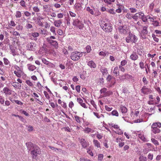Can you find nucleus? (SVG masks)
<instances>
[{
	"label": "nucleus",
	"instance_id": "63",
	"mask_svg": "<svg viewBox=\"0 0 161 161\" xmlns=\"http://www.w3.org/2000/svg\"><path fill=\"white\" fill-rule=\"evenodd\" d=\"M126 17L129 19H131L132 18V16L131 14L130 13H127L126 15Z\"/></svg>",
	"mask_w": 161,
	"mask_h": 161
},
{
	"label": "nucleus",
	"instance_id": "37",
	"mask_svg": "<svg viewBox=\"0 0 161 161\" xmlns=\"http://www.w3.org/2000/svg\"><path fill=\"white\" fill-rule=\"evenodd\" d=\"M142 21L144 22H146L147 21L148 18H147V16H146L144 14L142 17H140Z\"/></svg>",
	"mask_w": 161,
	"mask_h": 161
},
{
	"label": "nucleus",
	"instance_id": "9",
	"mask_svg": "<svg viewBox=\"0 0 161 161\" xmlns=\"http://www.w3.org/2000/svg\"><path fill=\"white\" fill-rule=\"evenodd\" d=\"M118 30L119 32L121 34H125L127 32V29L125 25L119 26Z\"/></svg>",
	"mask_w": 161,
	"mask_h": 161
},
{
	"label": "nucleus",
	"instance_id": "50",
	"mask_svg": "<svg viewBox=\"0 0 161 161\" xmlns=\"http://www.w3.org/2000/svg\"><path fill=\"white\" fill-rule=\"evenodd\" d=\"M147 18H148V19H149L151 22H153L154 19H156V18L154 16H153V17H150L149 15L147 16Z\"/></svg>",
	"mask_w": 161,
	"mask_h": 161
},
{
	"label": "nucleus",
	"instance_id": "39",
	"mask_svg": "<svg viewBox=\"0 0 161 161\" xmlns=\"http://www.w3.org/2000/svg\"><path fill=\"white\" fill-rule=\"evenodd\" d=\"M84 131L86 133H89L90 132H93V130H92L88 127L86 128L85 129Z\"/></svg>",
	"mask_w": 161,
	"mask_h": 161
},
{
	"label": "nucleus",
	"instance_id": "60",
	"mask_svg": "<svg viewBox=\"0 0 161 161\" xmlns=\"http://www.w3.org/2000/svg\"><path fill=\"white\" fill-rule=\"evenodd\" d=\"M152 36L155 41L157 42H158L159 39L156 37L154 34H153L152 35Z\"/></svg>",
	"mask_w": 161,
	"mask_h": 161
},
{
	"label": "nucleus",
	"instance_id": "38",
	"mask_svg": "<svg viewBox=\"0 0 161 161\" xmlns=\"http://www.w3.org/2000/svg\"><path fill=\"white\" fill-rule=\"evenodd\" d=\"M11 101L13 103L14 102H15L18 105H22L23 104V103L22 102L18 100H11Z\"/></svg>",
	"mask_w": 161,
	"mask_h": 161
},
{
	"label": "nucleus",
	"instance_id": "58",
	"mask_svg": "<svg viewBox=\"0 0 161 161\" xmlns=\"http://www.w3.org/2000/svg\"><path fill=\"white\" fill-rule=\"evenodd\" d=\"M99 55L102 56L103 57H105L106 56V54L105 52L101 51L99 53Z\"/></svg>",
	"mask_w": 161,
	"mask_h": 161
},
{
	"label": "nucleus",
	"instance_id": "11",
	"mask_svg": "<svg viewBox=\"0 0 161 161\" xmlns=\"http://www.w3.org/2000/svg\"><path fill=\"white\" fill-rule=\"evenodd\" d=\"M123 140L121 138H116L115 140V142L119 143V146L120 147H123L125 144L124 142H122Z\"/></svg>",
	"mask_w": 161,
	"mask_h": 161
},
{
	"label": "nucleus",
	"instance_id": "45",
	"mask_svg": "<svg viewBox=\"0 0 161 161\" xmlns=\"http://www.w3.org/2000/svg\"><path fill=\"white\" fill-rule=\"evenodd\" d=\"M144 13L141 12H138L135 14V16H137V17H142L144 14Z\"/></svg>",
	"mask_w": 161,
	"mask_h": 161
},
{
	"label": "nucleus",
	"instance_id": "28",
	"mask_svg": "<svg viewBox=\"0 0 161 161\" xmlns=\"http://www.w3.org/2000/svg\"><path fill=\"white\" fill-rule=\"evenodd\" d=\"M28 69L30 71H33L36 68V67L35 66L31 64H28Z\"/></svg>",
	"mask_w": 161,
	"mask_h": 161
},
{
	"label": "nucleus",
	"instance_id": "32",
	"mask_svg": "<svg viewBox=\"0 0 161 161\" xmlns=\"http://www.w3.org/2000/svg\"><path fill=\"white\" fill-rule=\"evenodd\" d=\"M106 11L110 14L114 15L115 14V12L113 8L107 9Z\"/></svg>",
	"mask_w": 161,
	"mask_h": 161
},
{
	"label": "nucleus",
	"instance_id": "13",
	"mask_svg": "<svg viewBox=\"0 0 161 161\" xmlns=\"http://www.w3.org/2000/svg\"><path fill=\"white\" fill-rule=\"evenodd\" d=\"M26 145L29 150H30L32 149H33L35 146H37L36 145H34L31 142H26Z\"/></svg>",
	"mask_w": 161,
	"mask_h": 161
},
{
	"label": "nucleus",
	"instance_id": "6",
	"mask_svg": "<svg viewBox=\"0 0 161 161\" xmlns=\"http://www.w3.org/2000/svg\"><path fill=\"white\" fill-rule=\"evenodd\" d=\"M34 149L31 152L32 157L33 159L36 158L37 156L41 153L40 149L38 146H35Z\"/></svg>",
	"mask_w": 161,
	"mask_h": 161
},
{
	"label": "nucleus",
	"instance_id": "56",
	"mask_svg": "<svg viewBox=\"0 0 161 161\" xmlns=\"http://www.w3.org/2000/svg\"><path fill=\"white\" fill-rule=\"evenodd\" d=\"M16 28L18 31H22L23 29V27L21 25H18L16 26Z\"/></svg>",
	"mask_w": 161,
	"mask_h": 161
},
{
	"label": "nucleus",
	"instance_id": "52",
	"mask_svg": "<svg viewBox=\"0 0 161 161\" xmlns=\"http://www.w3.org/2000/svg\"><path fill=\"white\" fill-rule=\"evenodd\" d=\"M31 35L34 37H36L39 36V34L37 32H33L31 33Z\"/></svg>",
	"mask_w": 161,
	"mask_h": 161
},
{
	"label": "nucleus",
	"instance_id": "29",
	"mask_svg": "<svg viewBox=\"0 0 161 161\" xmlns=\"http://www.w3.org/2000/svg\"><path fill=\"white\" fill-rule=\"evenodd\" d=\"M113 73L116 76L119 75V70L118 67H116L114 68L113 70Z\"/></svg>",
	"mask_w": 161,
	"mask_h": 161
},
{
	"label": "nucleus",
	"instance_id": "30",
	"mask_svg": "<svg viewBox=\"0 0 161 161\" xmlns=\"http://www.w3.org/2000/svg\"><path fill=\"white\" fill-rule=\"evenodd\" d=\"M15 16L16 18H20L22 16V14L20 11H16L15 13Z\"/></svg>",
	"mask_w": 161,
	"mask_h": 161
},
{
	"label": "nucleus",
	"instance_id": "36",
	"mask_svg": "<svg viewBox=\"0 0 161 161\" xmlns=\"http://www.w3.org/2000/svg\"><path fill=\"white\" fill-rule=\"evenodd\" d=\"M32 9L33 11L36 13H37L40 11V9L37 6H35L33 7L32 8Z\"/></svg>",
	"mask_w": 161,
	"mask_h": 161
},
{
	"label": "nucleus",
	"instance_id": "35",
	"mask_svg": "<svg viewBox=\"0 0 161 161\" xmlns=\"http://www.w3.org/2000/svg\"><path fill=\"white\" fill-rule=\"evenodd\" d=\"M151 142L155 146H158L159 145V142L158 141L153 138H152L151 139Z\"/></svg>",
	"mask_w": 161,
	"mask_h": 161
},
{
	"label": "nucleus",
	"instance_id": "40",
	"mask_svg": "<svg viewBox=\"0 0 161 161\" xmlns=\"http://www.w3.org/2000/svg\"><path fill=\"white\" fill-rule=\"evenodd\" d=\"M139 159L140 161H147V158L146 157L142 155L140 156Z\"/></svg>",
	"mask_w": 161,
	"mask_h": 161
},
{
	"label": "nucleus",
	"instance_id": "49",
	"mask_svg": "<svg viewBox=\"0 0 161 161\" xmlns=\"http://www.w3.org/2000/svg\"><path fill=\"white\" fill-rule=\"evenodd\" d=\"M75 121L77 122L80 123L81 122L80 118L77 115H76V116H75Z\"/></svg>",
	"mask_w": 161,
	"mask_h": 161
},
{
	"label": "nucleus",
	"instance_id": "14",
	"mask_svg": "<svg viewBox=\"0 0 161 161\" xmlns=\"http://www.w3.org/2000/svg\"><path fill=\"white\" fill-rule=\"evenodd\" d=\"M34 43L31 42L29 43L27 45V49L30 51L34 50L35 48L34 47Z\"/></svg>",
	"mask_w": 161,
	"mask_h": 161
},
{
	"label": "nucleus",
	"instance_id": "15",
	"mask_svg": "<svg viewBox=\"0 0 161 161\" xmlns=\"http://www.w3.org/2000/svg\"><path fill=\"white\" fill-rule=\"evenodd\" d=\"M138 58V56L136 54V53L135 52H133L132 54L130 56V59L133 60H137Z\"/></svg>",
	"mask_w": 161,
	"mask_h": 161
},
{
	"label": "nucleus",
	"instance_id": "34",
	"mask_svg": "<svg viewBox=\"0 0 161 161\" xmlns=\"http://www.w3.org/2000/svg\"><path fill=\"white\" fill-rule=\"evenodd\" d=\"M55 29H56V28L54 26H52L50 27V31L53 33V35H56Z\"/></svg>",
	"mask_w": 161,
	"mask_h": 161
},
{
	"label": "nucleus",
	"instance_id": "41",
	"mask_svg": "<svg viewBox=\"0 0 161 161\" xmlns=\"http://www.w3.org/2000/svg\"><path fill=\"white\" fill-rule=\"evenodd\" d=\"M86 10L87 11L89 12L92 14L93 15L94 14L93 11L92 9H91L89 7H88L86 8Z\"/></svg>",
	"mask_w": 161,
	"mask_h": 161
},
{
	"label": "nucleus",
	"instance_id": "22",
	"mask_svg": "<svg viewBox=\"0 0 161 161\" xmlns=\"http://www.w3.org/2000/svg\"><path fill=\"white\" fill-rule=\"evenodd\" d=\"M156 3V1H154L152 3L150 4L148 8L149 10L151 11H152L153 10L154 7L155 6V5Z\"/></svg>",
	"mask_w": 161,
	"mask_h": 161
},
{
	"label": "nucleus",
	"instance_id": "8",
	"mask_svg": "<svg viewBox=\"0 0 161 161\" xmlns=\"http://www.w3.org/2000/svg\"><path fill=\"white\" fill-rule=\"evenodd\" d=\"M136 134L138 136L139 138L143 142H146L147 141V139L145 137L142 131H138Z\"/></svg>",
	"mask_w": 161,
	"mask_h": 161
},
{
	"label": "nucleus",
	"instance_id": "20",
	"mask_svg": "<svg viewBox=\"0 0 161 161\" xmlns=\"http://www.w3.org/2000/svg\"><path fill=\"white\" fill-rule=\"evenodd\" d=\"M84 4L82 2L76 3L74 6V7L76 9L78 10L82 8V6Z\"/></svg>",
	"mask_w": 161,
	"mask_h": 161
},
{
	"label": "nucleus",
	"instance_id": "23",
	"mask_svg": "<svg viewBox=\"0 0 161 161\" xmlns=\"http://www.w3.org/2000/svg\"><path fill=\"white\" fill-rule=\"evenodd\" d=\"M148 26H144L142 27V34L143 35H147L148 33V31L147 28H148Z\"/></svg>",
	"mask_w": 161,
	"mask_h": 161
},
{
	"label": "nucleus",
	"instance_id": "1",
	"mask_svg": "<svg viewBox=\"0 0 161 161\" xmlns=\"http://www.w3.org/2000/svg\"><path fill=\"white\" fill-rule=\"evenodd\" d=\"M161 127V123L159 122L153 123L151 126V131L154 134L159 133L160 130L159 128Z\"/></svg>",
	"mask_w": 161,
	"mask_h": 161
},
{
	"label": "nucleus",
	"instance_id": "62",
	"mask_svg": "<svg viewBox=\"0 0 161 161\" xmlns=\"http://www.w3.org/2000/svg\"><path fill=\"white\" fill-rule=\"evenodd\" d=\"M103 157V154H99L98 155V160L102 161Z\"/></svg>",
	"mask_w": 161,
	"mask_h": 161
},
{
	"label": "nucleus",
	"instance_id": "16",
	"mask_svg": "<svg viewBox=\"0 0 161 161\" xmlns=\"http://www.w3.org/2000/svg\"><path fill=\"white\" fill-rule=\"evenodd\" d=\"M132 78V76L128 75L127 74H125L124 75L121 76L119 77V79L121 80H123L125 79L126 78H128V79H131Z\"/></svg>",
	"mask_w": 161,
	"mask_h": 161
},
{
	"label": "nucleus",
	"instance_id": "7",
	"mask_svg": "<svg viewBox=\"0 0 161 161\" xmlns=\"http://www.w3.org/2000/svg\"><path fill=\"white\" fill-rule=\"evenodd\" d=\"M73 25L76 26L80 29H82L84 27V25L78 19L73 20Z\"/></svg>",
	"mask_w": 161,
	"mask_h": 161
},
{
	"label": "nucleus",
	"instance_id": "10",
	"mask_svg": "<svg viewBox=\"0 0 161 161\" xmlns=\"http://www.w3.org/2000/svg\"><path fill=\"white\" fill-rule=\"evenodd\" d=\"M141 90L142 92L144 94H148L151 93L152 92L150 89L146 87V86H143Z\"/></svg>",
	"mask_w": 161,
	"mask_h": 161
},
{
	"label": "nucleus",
	"instance_id": "2",
	"mask_svg": "<svg viewBox=\"0 0 161 161\" xmlns=\"http://www.w3.org/2000/svg\"><path fill=\"white\" fill-rule=\"evenodd\" d=\"M126 41L127 43H136L138 40V38L134 34L129 33L128 36L126 38Z\"/></svg>",
	"mask_w": 161,
	"mask_h": 161
},
{
	"label": "nucleus",
	"instance_id": "47",
	"mask_svg": "<svg viewBox=\"0 0 161 161\" xmlns=\"http://www.w3.org/2000/svg\"><path fill=\"white\" fill-rule=\"evenodd\" d=\"M13 59L14 60V61H15L17 63L19 62L20 61V60L19 58V55L16 56V57H14L13 58Z\"/></svg>",
	"mask_w": 161,
	"mask_h": 161
},
{
	"label": "nucleus",
	"instance_id": "57",
	"mask_svg": "<svg viewBox=\"0 0 161 161\" xmlns=\"http://www.w3.org/2000/svg\"><path fill=\"white\" fill-rule=\"evenodd\" d=\"M26 83L29 86H33V84L30 81V80H27L26 81Z\"/></svg>",
	"mask_w": 161,
	"mask_h": 161
},
{
	"label": "nucleus",
	"instance_id": "24",
	"mask_svg": "<svg viewBox=\"0 0 161 161\" xmlns=\"http://www.w3.org/2000/svg\"><path fill=\"white\" fill-rule=\"evenodd\" d=\"M12 85L15 88H17L19 89L21 87V85L18 82H13L11 83Z\"/></svg>",
	"mask_w": 161,
	"mask_h": 161
},
{
	"label": "nucleus",
	"instance_id": "27",
	"mask_svg": "<svg viewBox=\"0 0 161 161\" xmlns=\"http://www.w3.org/2000/svg\"><path fill=\"white\" fill-rule=\"evenodd\" d=\"M120 109L122 113H125L127 112V109L125 107L122 105L120 106Z\"/></svg>",
	"mask_w": 161,
	"mask_h": 161
},
{
	"label": "nucleus",
	"instance_id": "18",
	"mask_svg": "<svg viewBox=\"0 0 161 161\" xmlns=\"http://www.w3.org/2000/svg\"><path fill=\"white\" fill-rule=\"evenodd\" d=\"M62 24V20L60 19L55 20L54 22V26L57 27H60Z\"/></svg>",
	"mask_w": 161,
	"mask_h": 161
},
{
	"label": "nucleus",
	"instance_id": "44",
	"mask_svg": "<svg viewBox=\"0 0 161 161\" xmlns=\"http://www.w3.org/2000/svg\"><path fill=\"white\" fill-rule=\"evenodd\" d=\"M101 71L103 75L107 74L108 73V71L106 68H103L101 69Z\"/></svg>",
	"mask_w": 161,
	"mask_h": 161
},
{
	"label": "nucleus",
	"instance_id": "31",
	"mask_svg": "<svg viewBox=\"0 0 161 161\" xmlns=\"http://www.w3.org/2000/svg\"><path fill=\"white\" fill-rule=\"evenodd\" d=\"M43 8L44 11L47 12L49 10V5L48 4L44 5L43 6Z\"/></svg>",
	"mask_w": 161,
	"mask_h": 161
},
{
	"label": "nucleus",
	"instance_id": "48",
	"mask_svg": "<svg viewBox=\"0 0 161 161\" xmlns=\"http://www.w3.org/2000/svg\"><path fill=\"white\" fill-rule=\"evenodd\" d=\"M112 114L114 116H119V113L116 110H114L112 112Z\"/></svg>",
	"mask_w": 161,
	"mask_h": 161
},
{
	"label": "nucleus",
	"instance_id": "12",
	"mask_svg": "<svg viewBox=\"0 0 161 161\" xmlns=\"http://www.w3.org/2000/svg\"><path fill=\"white\" fill-rule=\"evenodd\" d=\"M3 91L6 95H10L12 92V91L7 87H4Z\"/></svg>",
	"mask_w": 161,
	"mask_h": 161
},
{
	"label": "nucleus",
	"instance_id": "59",
	"mask_svg": "<svg viewBox=\"0 0 161 161\" xmlns=\"http://www.w3.org/2000/svg\"><path fill=\"white\" fill-rule=\"evenodd\" d=\"M20 5L23 7H25L26 6L25 4V2L24 0H21L20 2Z\"/></svg>",
	"mask_w": 161,
	"mask_h": 161
},
{
	"label": "nucleus",
	"instance_id": "46",
	"mask_svg": "<svg viewBox=\"0 0 161 161\" xmlns=\"http://www.w3.org/2000/svg\"><path fill=\"white\" fill-rule=\"evenodd\" d=\"M4 103V97L1 96H0V103L3 105Z\"/></svg>",
	"mask_w": 161,
	"mask_h": 161
},
{
	"label": "nucleus",
	"instance_id": "4",
	"mask_svg": "<svg viewBox=\"0 0 161 161\" xmlns=\"http://www.w3.org/2000/svg\"><path fill=\"white\" fill-rule=\"evenodd\" d=\"M12 67H14L15 69L14 71L15 75L18 77H21L23 73L22 69L15 64L12 65Z\"/></svg>",
	"mask_w": 161,
	"mask_h": 161
},
{
	"label": "nucleus",
	"instance_id": "55",
	"mask_svg": "<svg viewBox=\"0 0 161 161\" xmlns=\"http://www.w3.org/2000/svg\"><path fill=\"white\" fill-rule=\"evenodd\" d=\"M152 24L154 26H158L159 23L157 21L154 20Z\"/></svg>",
	"mask_w": 161,
	"mask_h": 161
},
{
	"label": "nucleus",
	"instance_id": "3",
	"mask_svg": "<svg viewBox=\"0 0 161 161\" xmlns=\"http://www.w3.org/2000/svg\"><path fill=\"white\" fill-rule=\"evenodd\" d=\"M82 52L76 51L72 52L70 55V58L73 61L78 60L82 55Z\"/></svg>",
	"mask_w": 161,
	"mask_h": 161
},
{
	"label": "nucleus",
	"instance_id": "19",
	"mask_svg": "<svg viewBox=\"0 0 161 161\" xmlns=\"http://www.w3.org/2000/svg\"><path fill=\"white\" fill-rule=\"evenodd\" d=\"M55 37L53 36H51L49 37L46 38L47 41L50 44L54 41V40L52 39H55Z\"/></svg>",
	"mask_w": 161,
	"mask_h": 161
},
{
	"label": "nucleus",
	"instance_id": "64",
	"mask_svg": "<svg viewBox=\"0 0 161 161\" xmlns=\"http://www.w3.org/2000/svg\"><path fill=\"white\" fill-rule=\"evenodd\" d=\"M80 161H91V160L89 159L83 158H80Z\"/></svg>",
	"mask_w": 161,
	"mask_h": 161
},
{
	"label": "nucleus",
	"instance_id": "33",
	"mask_svg": "<svg viewBox=\"0 0 161 161\" xmlns=\"http://www.w3.org/2000/svg\"><path fill=\"white\" fill-rule=\"evenodd\" d=\"M51 45L54 46L55 48H58V44L57 42L55 41H54Z\"/></svg>",
	"mask_w": 161,
	"mask_h": 161
},
{
	"label": "nucleus",
	"instance_id": "51",
	"mask_svg": "<svg viewBox=\"0 0 161 161\" xmlns=\"http://www.w3.org/2000/svg\"><path fill=\"white\" fill-rule=\"evenodd\" d=\"M43 92L46 98L47 99H50V97L47 92L45 91H44Z\"/></svg>",
	"mask_w": 161,
	"mask_h": 161
},
{
	"label": "nucleus",
	"instance_id": "42",
	"mask_svg": "<svg viewBox=\"0 0 161 161\" xmlns=\"http://www.w3.org/2000/svg\"><path fill=\"white\" fill-rule=\"evenodd\" d=\"M3 60L5 64L6 65H8L9 64V66H10V62L7 58H3Z\"/></svg>",
	"mask_w": 161,
	"mask_h": 161
},
{
	"label": "nucleus",
	"instance_id": "5",
	"mask_svg": "<svg viewBox=\"0 0 161 161\" xmlns=\"http://www.w3.org/2000/svg\"><path fill=\"white\" fill-rule=\"evenodd\" d=\"M101 26L103 30L105 32H110L112 31V27L110 23H103L101 24Z\"/></svg>",
	"mask_w": 161,
	"mask_h": 161
},
{
	"label": "nucleus",
	"instance_id": "25",
	"mask_svg": "<svg viewBox=\"0 0 161 161\" xmlns=\"http://www.w3.org/2000/svg\"><path fill=\"white\" fill-rule=\"evenodd\" d=\"M107 91V89L106 88H103L101 89L100 91V92L102 95L103 97H105Z\"/></svg>",
	"mask_w": 161,
	"mask_h": 161
},
{
	"label": "nucleus",
	"instance_id": "54",
	"mask_svg": "<svg viewBox=\"0 0 161 161\" xmlns=\"http://www.w3.org/2000/svg\"><path fill=\"white\" fill-rule=\"evenodd\" d=\"M19 112L21 113L24 114L26 116H28L29 114L25 111L23 110L22 109H20L19 110Z\"/></svg>",
	"mask_w": 161,
	"mask_h": 161
},
{
	"label": "nucleus",
	"instance_id": "61",
	"mask_svg": "<svg viewBox=\"0 0 161 161\" xmlns=\"http://www.w3.org/2000/svg\"><path fill=\"white\" fill-rule=\"evenodd\" d=\"M156 100L154 101L155 103V104H158L159 103L160 98L159 96H157L156 98Z\"/></svg>",
	"mask_w": 161,
	"mask_h": 161
},
{
	"label": "nucleus",
	"instance_id": "43",
	"mask_svg": "<svg viewBox=\"0 0 161 161\" xmlns=\"http://www.w3.org/2000/svg\"><path fill=\"white\" fill-rule=\"evenodd\" d=\"M86 52L88 53H90L92 50L91 47L90 46L87 45L86 47Z\"/></svg>",
	"mask_w": 161,
	"mask_h": 161
},
{
	"label": "nucleus",
	"instance_id": "21",
	"mask_svg": "<svg viewBox=\"0 0 161 161\" xmlns=\"http://www.w3.org/2000/svg\"><path fill=\"white\" fill-rule=\"evenodd\" d=\"M87 65L91 68H95L96 67V64L92 60L89 61L87 63Z\"/></svg>",
	"mask_w": 161,
	"mask_h": 161
},
{
	"label": "nucleus",
	"instance_id": "26",
	"mask_svg": "<svg viewBox=\"0 0 161 161\" xmlns=\"http://www.w3.org/2000/svg\"><path fill=\"white\" fill-rule=\"evenodd\" d=\"M93 143L95 147L97 148H100V144L97 140L94 139L93 141Z\"/></svg>",
	"mask_w": 161,
	"mask_h": 161
},
{
	"label": "nucleus",
	"instance_id": "53",
	"mask_svg": "<svg viewBox=\"0 0 161 161\" xmlns=\"http://www.w3.org/2000/svg\"><path fill=\"white\" fill-rule=\"evenodd\" d=\"M85 72H83L82 73L80 74V78L84 80L85 79L86 77H85Z\"/></svg>",
	"mask_w": 161,
	"mask_h": 161
},
{
	"label": "nucleus",
	"instance_id": "17",
	"mask_svg": "<svg viewBox=\"0 0 161 161\" xmlns=\"http://www.w3.org/2000/svg\"><path fill=\"white\" fill-rule=\"evenodd\" d=\"M80 142L84 148H86L88 145V144L86 142L85 139L81 138L80 140Z\"/></svg>",
	"mask_w": 161,
	"mask_h": 161
}]
</instances>
